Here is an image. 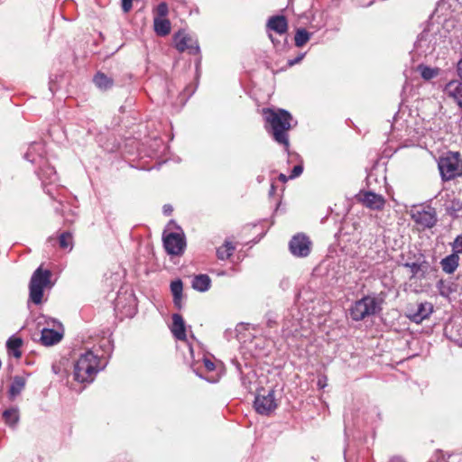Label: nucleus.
I'll list each match as a JSON object with an SVG mask.
<instances>
[{
  "instance_id": "43",
  "label": "nucleus",
  "mask_w": 462,
  "mask_h": 462,
  "mask_svg": "<svg viewBox=\"0 0 462 462\" xmlns=\"http://www.w3.org/2000/svg\"><path fill=\"white\" fill-rule=\"evenodd\" d=\"M203 363H204L205 368L208 371H213L215 369V364L211 360H209L208 358H204Z\"/></svg>"
},
{
  "instance_id": "52",
  "label": "nucleus",
  "mask_w": 462,
  "mask_h": 462,
  "mask_svg": "<svg viewBox=\"0 0 462 462\" xmlns=\"http://www.w3.org/2000/svg\"><path fill=\"white\" fill-rule=\"evenodd\" d=\"M195 88L190 89V96L194 93Z\"/></svg>"
},
{
  "instance_id": "18",
  "label": "nucleus",
  "mask_w": 462,
  "mask_h": 462,
  "mask_svg": "<svg viewBox=\"0 0 462 462\" xmlns=\"http://www.w3.org/2000/svg\"><path fill=\"white\" fill-rule=\"evenodd\" d=\"M42 164L43 165L41 166L37 174L40 180H42V185L44 186V188H46L47 184L55 183L58 180V177L55 169L52 166L49 165L46 162V161Z\"/></svg>"
},
{
  "instance_id": "16",
  "label": "nucleus",
  "mask_w": 462,
  "mask_h": 462,
  "mask_svg": "<svg viewBox=\"0 0 462 462\" xmlns=\"http://www.w3.org/2000/svg\"><path fill=\"white\" fill-rule=\"evenodd\" d=\"M444 334L450 341L462 346V319L450 320L444 328Z\"/></svg>"
},
{
  "instance_id": "12",
  "label": "nucleus",
  "mask_w": 462,
  "mask_h": 462,
  "mask_svg": "<svg viewBox=\"0 0 462 462\" xmlns=\"http://www.w3.org/2000/svg\"><path fill=\"white\" fill-rule=\"evenodd\" d=\"M356 199L365 207L373 210L383 209L385 204L384 198L373 191H360L356 195Z\"/></svg>"
},
{
  "instance_id": "4",
  "label": "nucleus",
  "mask_w": 462,
  "mask_h": 462,
  "mask_svg": "<svg viewBox=\"0 0 462 462\" xmlns=\"http://www.w3.org/2000/svg\"><path fill=\"white\" fill-rule=\"evenodd\" d=\"M442 35L439 33V26L428 25L418 36L414 43V49L419 55L427 56L431 54L438 44L441 42Z\"/></svg>"
},
{
  "instance_id": "23",
  "label": "nucleus",
  "mask_w": 462,
  "mask_h": 462,
  "mask_svg": "<svg viewBox=\"0 0 462 462\" xmlns=\"http://www.w3.org/2000/svg\"><path fill=\"white\" fill-rule=\"evenodd\" d=\"M458 262L459 256L454 252L453 254L443 258L440 262V265L446 273L451 274L457 270Z\"/></svg>"
},
{
  "instance_id": "32",
  "label": "nucleus",
  "mask_w": 462,
  "mask_h": 462,
  "mask_svg": "<svg viewBox=\"0 0 462 462\" xmlns=\"http://www.w3.org/2000/svg\"><path fill=\"white\" fill-rule=\"evenodd\" d=\"M59 245L61 249L71 251L73 248V236L69 231L62 232L59 236Z\"/></svg>"
},
{
  "instance_id": "15",
  "label": "nucleus",
  "mask_w": 462,
  "mask_h": 462,
  "mask_svg": "<svg viewBox=\"0 0 462 462\" xmlns=\"http://www.w3.org/2000/svg\"><path fill=\"white\" fill-rule=\"evenodd\" d=\"M433 312V305L430 302L425 301L418 303L413 309L409 310L408 318L417 324L421 323L424 319H428Z\"/></svg>"
},
{
  "instance_id": "49",
  "label": "nucleus",
  "mask_w": 462,
  "mask_h": 462,
  "mask_svg": "<svg viewBox=\"0 0 462 462\" xmlns=\"http://www.w3.org/2000/svg\"><path fill=\"white\" fill-rule=\"evenodd\" d=\"M50 90L53 93L54 92V87L53 85L51 83L50 84Z\"/></svg>"
},
{
  "instance_id": "21",
  "label": "nucleus",
  "mask_w": 462,
  "mask_h": 462,
  "mask_svg": "<svg viewBox=\"0 0 462 462\" xmlns=\"http://www.w3.org/2000/svg\"><path fill=\"white\" fill-rule=\"evenodd\" d=\"M403 266L410 269V271L411 273V278H414V277L421 278V277L425 276V273H427L428 268H429V263L424 259L421 261L419 259L416 262H412V263L407 262V263H403Z\"/></svg>"
},
{
  "instance_id": "42",
  "label": "nucleus",
  "mask_w": 462,
  "mask_h": 462,
  "mask_svg": "<svg viewBox=\"0 0 462 462\" xmlns=\"http://www.w3.org/2000/svg\"><path fill=\"white\" fill-rule=\"evenodd\" d=\"M275 324H276L275 318L271 313H268L266 315V325H267V327L273 328Z\"/></svg>"
},
{
  "instance_id": "7",
  "label": "nucleus",
  "mask_w": 462,
  "mask_h": 462,
  "mask_svg": "<svg viewBox=\"0 0 462 462\" xmlns=\"http://www.w3.org/2000/svg\"><path fill=\"white\" fill-rule=\"evenodd\" d=\"M163 246L170 255H180L186 248V238L182 231L163 234Z\"/></svg>"
},
{
  "instance_id": "9",
  "label": "nucleus",
  "mask_w": 462,
  "mask_h": 462,
  "mask_svg": "<svg viewBox=\"0 0 462 462\" xmlns=\"http://www.w3.org/2000/svg\"><path fill=\"white\" fill-rule=\"evenodd\" d=\"M312 243L303 233H298L289 242V250L295 257H307L311 251Z\"/></svg>"
},
{
  "instance_id": "19",
  "label": "nucleus",
  "mask_w": 462,
  "mask_h": 462,
  "mask_svg": "<svg viewBox=\"0 0 462 462\" xmlns=\"http://www.w3.org/2000/svg\"><path fill=\"white\" fill-rule=\"evenodd\" d=\"M172 324L171 327V331L173 334L174 337L178 340H185L186 339V327L185 322L180 314L174 313L172 315Z\"/></svg>"
},
{
  "instance_id": "13",
  "label": "nucleus",
  "mask_w": 462,
  "mask_h": 462,
  "mask_svg": "<svg viewBox=\"0 0 462 462\" xmlns=\"http://www.w3.org/2000/svg\"><path fill=\"white\" fill-rule=\"evenodd\" d=\"M437 288L439 294L446 298L454 293L462 296V276L458 275L456 280H439L437 283Z\"/></svg>"
},
{
  "instance_id": "41",
  "label": "nucleus",
  "mask_w": 462,
  "mask_h": 462,
  "mask_svg": "<svg viewBox=\"0 0 462 462\" xmlns=\"http://www.w3.org/2000/svg\"><path fill=\"white\" fill-rule=\"evenodd\" d=\"M304 56H305V54L301 53L299 56H297L295 59L289 60H288V65L290 67H291L293 65H296V64L300 63L302 60V59L304 58Z\"/></svg>"
},
{
  "instance_id": "39",
  "label": "nucleus",
  "mask_w": 462,
  "mask_h": 462,
  "mask_svg": "<svg viewBox=\"0 0 462 462\" xmlns=\"http://www.w3.org/2000/svg\"><path fill=\"white\" fill-rule=\"evenodd\" d=\"M303 171V167L301 165H295L291 170V172L289 176L290 179H294L299 177Z\"/></svg>"
},
{
  "instance_id": "51",
  "label": "nucleus",
  "mask_w": 462,
  "mask_h": 462,
  "mask_svg": "<svg viewBox=\"0 0 462 462\" xmlns=\"http://www.w3.org/2000/svg\"><path fill=\"white\" fill-rule=\"evenodd\" d=\"M273 191H274V186H273V185H272V187H271V191H270V192H271V193H273Z\"/></svg>"
},
{
  "instance_id": "34",
  "label": "nucleus",
  "mask_w": 462,
  "mask_h": 462,
  "mask_svg": "<svg viewBox=\"0 0 462 462\" xmlns=\"http://www.w3.org/2000/svg\"><path fill=\"white\" fill-rule=\"evenodd\" d=\"M418 70L420 73L422 79L430 80L439 75V69H433L426 65H420Z\"/></svg>"
},
{
  "instance_id": "50",
  "label": "nucleus",
  "mask_w": 462,
  "mask_h": 462,
  "mask_svg": "<svg viewBox=\"0 0 462 462\" xmlns=\"http://www.w3.org/2000/svg\"><path fill=\"white\" fill-rule=\"evenodd\" d=\"M269 38L271 39V41L273 42V44H275L274 39H273V35H272V34H269Z\"/></svg>"
},
{
  "instance_id": "45",
  "label": "nucleus",
  "mask_w": 462,
  "mask_h": 462,
  "mask_svg": "<svg viewBox=\"0 0 462 462\" xmlns=\"http://www.w3.org/2000/svg\"><path fill=\"white\" fill-rule=\"evenodd\" d=\"M172 212V207L171 205L163 206V213L167 216L171 215Z\"/></svg>"
},
{
  "instance_id": "2",
  "label": "nucleus",
  "mask_w": 462,
  "mask_h": 462,
  "mask_svg": "<svg viewBox=\"0 0 462 462\" xmlns=\"http://www.w3.org/2000/svg\"><path fill=\"white\" fill-rule=\"evenodd\" d=\"M106 365L93 351L88 350L81 354L74 365V379L79 383H91L97 374Z\"/></svg>"
},
{
  "instance_id": "27",
  "label": "nucleus",
  "mask_w": 462,
  "mask_h": 462,
  "mask_svg": "<svg viewBox=\"0 0 462 462\" xmlns=\"http://www.w3.org/2000/svg\"><path fill=\"white\" fill-rule=\"evenodd\" d=\"M25 379L22 376L16 375L14 377L13 382L9 388V398L14 400L17 395H19L25 386Z\"/></svg>"
},
{
  "instance_id": "36",
  "label": "nucleus",
  "mask_w": 462,
  "mask_h": 462,
  "mask_svg": "<svg viewBox=\"0 0 462 462\" xmlns=\"http://www.w3.org/2000/svg\"><path fill=\"white\" fill-rule=\"evenodd\" d=\"M447 210L449 214L455 215L462 210V201L459 199H453L447 204Z\"/></svg>"
},
{
  "instance_id": "44",
  "label": "nucleus",
  "mask_w": 462,
  "mask_h": 462,
  "mask_svg": "<svg viewBox=\"0 0 462 462\" xmlns=\"http://www.w3.org/2000/svg\"><path fill=\"white\" fill-rule=\"evenodd\" d=\"M457 70L458 77L462 80V58L457 62Z\"/></svg>"
},
{
  "instance_id": "3",
  "label": "nucleus",
  "mask_w": 462,
  "mask_h": 462,
  "mask_svg": "<svg viewBox=\"0 0 462 462\" xmlns=\"http://www.w3.org/2000/svg\"><path fill=\"white\" fill-rule=\"evenodd\" d=\"M383 300L375 295H366L356 300L349 309V316L355 321L374 316L382 310Z\"/></svg>"
},
{
  "instance_id": "1",
  "label": "nucleus",
  "mask_w": 462,
  "mask_h": 462,
  "mask_svg": "<svg viewBox=\"0 0 462 462\" xmlns=\"http://www.w3.org/2000/svg\"><path fill=\"white\" fill-rule=\"evenodd\" d=\"M263 116L271 127L275 142L284 145L285 150L288 151L290 143L287 132L291 127V115L284 109L266 108L263 109Z\"/></svg>"
},
{
  "instance_id": "33",
  "label": "nucleus",
  "mask_w": 462,
  "mask_h": 462,
  "mask_svg": "<svg viewBox=\"0 0 462 462\" xmlns=\"http://www.w3.org/2000/svg\"><path fill=\"white\" fill-rule=\"evenodd\" d=\"M311 35H312V33L309 32L304 28L297 29L295 37H294L295 46L302 47L304 44H306L309 42Z\"/></svg>"
},
{
  "instance_id": "48",
  "label": "nucleus",
  "mask_w": 462,
  "mask_h": 462,
  "mask_svg": "<svg viewBox=\"0 0 462 462\" xmlns=\"http://www.w3.org/2000/svg\"><path fill=\"white\" fill-rule=\"evenodd\" d=\"M318 384H319V387H324L325 386V383H324V382L321 381V379L319 380Z\"/></svg>"
},
{
  "instance_id": "25",
  "label": "nucleus",
  "mask_w": 462,
  "mask_h": 462,
  "mask_svg": "<svg viewBox=\"0 0 462 462\" xmlns=\"http://www.w3.org/2000/svg\"><path fill=\"white\" fill-rule=\"evenodd\" d=\"M3 419L7 426L14 428L20 420L19 409L17 407L6 409L3 412Z\"/></svg>"
},
{
  "instance_id": "30",
  "label": "nucleus",
  "mask_w": 462,
  "mask_h": 462,
  "mask_svg": "<svg viewBox=\"0 0 462 462\" xmlns=\"http://www.w3.org/2000/svg\"><path fill=\"white\" fill-rule=\"evenodd\" d=\"M93 81L95 85L102 90H106L113 86V79L102 72H97L95 75Z\"/></svg>"
},
{
  "instance_id": "37",
  "label": "nucleus",
  "mask_w": 462,
  "mask_h": 462,
  "mask_svg": "<svg viewBox=\"0 0 462 462\" xmlns=\"http://www.w3.org/2000/svg\"><path fill=\"white\" fill-rule=\"evenodd\" d=\"M454 252L458 254H462V235L456 237L452 245Z\"/></svg>"
},
{
  "instance_id": "47",
  "label": "nucleus",
  "mask_w": 462,
  "mask_h": 462,
  "mask_svg": "<svg viewBox=\"0 0 462 462\" xmlns=\"http://www.w3.org/2000/svg\"><path fill=\"white\" fill-rule=\"evenodd\" d=\"M391 462H403L400 457H393Z\"/></svg>"
},
{
  "instance_id": "38",
  "label": "nucleus",
  "mask_w": 462,
  "mask_h": 462,
  "mask_svg": "<svg viewBox=\"0 0 462 462\" xmlns=\"http://www.w3.org/2000/svg\"><path fill=\"white\" fill-rule=\"evenodd\" d=\"M156 10L159 16H166L168 14V5H166V3H161L158 5Z\"/></svg>"
},
{
  "instance_id": "24",
  "label": "nucleus",
  "mask_w": 462,
  "mask_h": 462,
  "mask_svg": "<svg viewBox=\"0 0 462 462\" xmlns=\"http://www.w3.org/2000/svg\"><path fill=\"white\" fill-rule=\"evenodd\" d=\"M211 286V279L208 274L196 275L192 280V288L198 291L205 292Z\"/></svg>"
},
{
  "instance_id": "17",
  "label": "nucleus",
  "mask_w": 462,
  "mask_h": 462,
  "mask_svg": "<svg viewBox=\"0 0 462 462\" xmlns=\"http://www.w3.org/2000/svg\"><path fill=\"white\" fill-rule=\"evenodd\" d=\"M444 94L462 109V80H451L443 88Z\"/></svg>"
},
{
  "instance_id": "28",
  "label": "nucleus",
  "mask_w": 462,
  "mask_h": 462,
  "mask_svg": "<svg viewBox=\"0 0 462 462\" xmlns=\"http://www.w3.org/2000/svg\"><path fill=\"white\" fill-rule=\"evenodd\" d=\"M153 25L158 35L165 36L171 32V23L168 19L154 18Z\"/></svg>"
},
{
  "instance_id": "6",
  "label": "nucleus",
  "mask_w": 462,
  "mask_h": 462,
  "mask_svg": "<svg viewBox=\"0 0 462 462\" xmlns=\"http://www.w3.org/2000/svg\"><path fill=\"white\" fill-rule=\"evenodd\" d=\"M439 170L444 180L462 175V159L458 152H451L439 162Z\"/></svg>"
},
{
  "instance_id": "31",
  "label": "nucleus",
  "mask_w": 462,
  "mask_h": 462,
  "mask_svg": "<svg viewBox=\"0 0 462 462\" xmlns=\"http://www.w3.org/2000/svg\"><path fill=\"white\" fill-rule=\"evenodd\" d=\"M236 247L231 242L226 241L223 245L217 249V257L225 261L227 260L234 253Z\"/></svg>"
},
{
  "instance_id": "11",
  "label": "nucleus",
  "mask_w": 462,
  "mask_h": 462,
  "mask_svg": "<svg viewBox=\"0 0 462 462\" xmlns=\"http://www.w3.org/2000/svg\"><path fill=\"white\" fill-rule=\"evenodd\" d=\"M174 45L180 52L188 51L190 54L195 55L200 51L198 41L180 31L174 35Z\"/></svg>"
},
{
  "instance_id": "26",
  "label": "nucleus",
  "mask_w": 462,
  "mask_h": 462,
  "mask_svg": "<svg viewBox=\"0 0 462 462\" xmlns=\"http://www.w3.org/2000/svg\"><path fill=\"white\" fill-rule=\"evenodd\" d=\"M183 284L180 280H175L171 282V291L173 296V303L178 308L181 307Z\"/></svg>"
},
{
  "instance_id": "20",
  "label": "nucleus",
  "mask_w": 462,
  "mask_h": 462,
  "mask_svg": "<svg viewBox=\"0 0 462 462\" xmlns=\"http://www.w3.org/2000/svg\"><path fill=\"white\" fill-rule=\"evenodd\" d=\"M266 27L279 34H284L288 30V22L283 15H273L268 19Z\"/></svg>"
},
{
  "instance_id": "40",
  "label": "nucleus",
  "mask_w": 462,
  "mask_h": 462,
  "mask_svg": "<svg viewBox=\"0 0 462 462\" xmlns=\"http://www.w3.org/2000/svg\"><path fill=\"white\" fill-rule=\"evenodd\" d=\"M122 1V10L125 14L130 12L133 6V0H121Z\"/></svg>"
},
{
  "instance_id": "22",
  "label": "nucleus",
  "mask_w": 462,
  "mask_h": 462,
  "mask_svg": "<svg viewBox=\"0 0 462 462\" xmlns=\"http://www.w3.org/2000/svg\"><path fill=\"white\" fill-rule=\"evenodd\" d=\"M62 338V334L53 328H43L42 330L41 343L49 346L59 343Z\"/></svg>"
},
{
  "instance_id": "8",
  "label": "nucleus",
  "mask_w": 462,
  "mask_h": 462,
  "mask_svg": "<svg viewBox=\"0 0 462 462\" xmlns=\"http://www.w3.org/2000/svg\"><path fill=\"white\" fill-rule=\"evenodd\" d=\"M277 402L274 396V391L269 390L267 393H258L254 402V407L257 413L269 416L277 408Z\"/></svg>"
},
{
  "instance_id": "10",
  "label": "nucleus",
  "mask_w": 462,
  "mask_h": 462,
  "mask_svg": "<svg viewBox=\"0 0 462 462\" xmlns=\"http://www.w3.org/2000/svg\"><path fill=\"white\" fill-rule=\"evenodd\" d=\"M411 217L422 228H430L437 222L435 210L431 208L425 209L420 207H414L411 210Z\"/></svg>"
},
{
  "instance_id": "46",
  "label": "nucleus",
  "mask_w": 462,
  "mask_h": 462,
  "mask_svg": "<svg viewBox=\"0 0 462 462\" xmlns=\"http://www.w3.org/2000/svg\"><path fill=\"white\" fill-rule=\"evenodd\" d=\"M279 179L282 181H286L287 180V176L284 175L283 173H281L280 176H279Z\"/></svg>"
},
{
  "instance_id": "35",
  "label": "nucleus",
  "mask_w": 462,
  "mask_h": 462,
  "mask_svg": "<svg viewBox=\"0 0 462 462\" xmlns=\"http://www.w3.org/2000/svg\"><path fill=\"white\" fill-rule=\"evenodd\" d=\"M451 2H454V1L453 0H440L438 3V5H437V7L435 9V13L439 16L448 17L449 15L448 11L452 6V3Z\"/></svg>"
},
{
  "instance_id": "14",
  "label": "nucleus",
  "mask_w": 462,
  "mask_h": 462,
  "mask_svg": "<svg viewBox=\"0 0 462 462\" xmlns=\"http://www.w3.org/2000/svg\"><path fill=\"white\" fill-rule=\"evenodd\" d=\"M45 144L43 142H33L28 146V149L25 152L23 157L31 163L41 164L45 162Z\"/></svg>"
},
{
  "instance_id": "29",
  "label": "nucleus",
  "mask_w": 462,
  "mask_h": 462,
  "mask_svg": "<svg viewBox=\"0 0 462 462\" xmlns=\"http://www.w3.org/2000/svg\"><path fill=\"white\" fill-rule=\"evenodd\" d=\"M22 345L23 340L20 337H9L6 342L8 351L16 358H19L22 356V352L20 351Z\"/></svg>"
},
{
  "instance_id": "5",
  "label": "nucleus",
  "mask_w": 462,
  "mask_h": 462,
  "mask_svg": "<svg viewBox=\"0 0 462 462\" xmlns=\"http://www.w3.org/2000/svg\"><path fill=\"white\" fill-rule=\"evenodd\" d=\"M51 273L49 270L37 268L32 273L29 284V299L38 305L42 301L44 289L51 283Z\"/></svg>"
}]
</instances>
